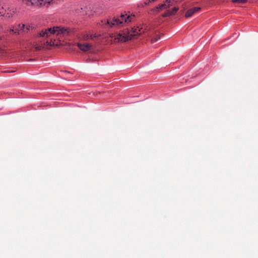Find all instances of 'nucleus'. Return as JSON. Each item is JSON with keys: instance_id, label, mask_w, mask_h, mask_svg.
Here are the masks:
<instances>
[{"instance_id": "1", "label": "nucleus", "mask_w": 258, "mask_h": 258, "mask_svg": "<svg viewBox=\"0 0 258 258\" xmlns=\"http://www.w3.org/2000/svg\"><path fill=\"white\" fill-rule=\"evenodd\" d=\"M73 31L69 28H65L60 26L53 27V28H47L42 30L37 34V37L44 38L43 40H40L39 44L35 45L36 50H40L42 48H49L52 46L60 45V41H56L53 39V37L55 35L60 39V37H65L72 34Z\"/></svg>"}, {"instance_id": "2", "label": "nucleus", "mask_w": 258, "mask_h": 258, "mask_svg": "<svg viewBox=\"0 0 258 258\" xmlns=\"http://www.w3.org/2000/svg\"><path fill=\"white\" fill-rule=\"evenodd\" d=\"M144 30L142 28L139 29L138 27L132 28L131 32L123 31L121 33L112 34L110 37L114 42H125L130 40L135 39L137 36L140 35Z\"/></svg>"}, {"instance_id": "3", "label": "nucleus", "mask_w": 258, "mask_h": 258, "mask_svg": "<svg viewBox=\"0 0 258 258\" xmlns=\"http://www.w3.org/2000/svg\"><path fill=\"white\" fill-rule=\"evenodd\" d=\"M135 19L134 15L127 14L125 12H123L118 17L110 18L105 21V24L110 27L123 26L124 24H128Z\"/></svg>"}, {"instance_id": "4", "label": "nucleus", "mask_w": 258, "mask_h": 258, "mask_svg": "<svg viewBox=\"0 0 258 258\" xmlns=\"http://www.w3.org/2000/svg\"><path fill=\"white\" fill-rule=\"evenodd\" d=\"M23 4L28 7L36 6L42 8L45 6L44 0H21Z\"/></svg>"}, {"instance_id": "5", "label": "nucleus", "mask_w": 258, "mask_h": 258, "mask_svg": "<svg viewBox=\"0 0 258 258\" xmlns=\"http://www.w3.org/2000/svg\"><path fill=\"white\" fill-rule=\"evenodd\" d=\"M5 11L4 17L7 19L14 18L17 15V10L15 8H9L7 11Z\"/></svg>"}, {"instance_id": "6", "label": "nucleus", "mask_w": 258, "mask_h": 258, "mask_svg": "<svg viewBox=\"0 0 258 258\" xmlns=\"http://www.w3.org/2000/svg\"><path fill=\"white\" fill-rule=\"evenodd\" d=\"M77 46L81 50L84 52L89 51L92 47V45L87 43H78Z\"/></svg>"}, {"instance_id": "7", "label": "nucleus", "mask_w": 258, "mask_h": 258, "mask_svg": "<svg viewBox=\"0 0 258 258\" xmlns=\"http://www.w3.org/2000/svg\"><path fill=\"white\" fill-rule=\"evenodd\" d=\"M201 10L200 7H194L188 10L185 13V16L186 18L191 17L194 14L199 11Z\"/></svg>"}, {"instance_id": "8", "label": "nucleus", "mask_w": 258, "mask_h": 258, "mask_svg": "<svg viewBox=\"0 0 258 258\" xmlns=\"http://www.w3.org/2000/svg\"><path fill=\"white\" fill-rule=\"evenodd\" d=\"M17 27V31L19 32V35L21 34L22 33H28V31L25 30V24H18Z\"/></svg>"}, {"instance_id": "9", "label": "nucleus", "mask_w": 258, "mask_h": 258, "mask_svg": "<svg viewBox=\"0 0 258 258\" xmlns=\"http://www.w3.org/2000/svg\"><path fill=\"white\" fill-rule=\"evenodd\" d=\"M98 36L96 34H85L83 36V39L85 40H87L88 39L94 40L95 38H96Z\"/></svg>"}, {"instance_id": "10", "label": "nucleus", "mask_w": 258, "mask_h": 258, "mask_svg": "<svg viewBox=\"0 0 258 258\" xmlns=\"http://www.w3.org/2000/svg\"><path fill=\"white\" fill-rule=\"evenodd\" d=\"M170 3L167 5L166 4H163L161 5H159L157 7H156L153 10L154 11H159V10L165 9L168 8H169L170 6Z\"/></svg>"}, {"instance_id": "11", "label": "nucleus", "mask_w": 258, "mask_h": 258, "mask_svg": "<svg viewBox=\"0 0 258 258\" xmlns=\"http://www.w3.org/2000/svg\"><path fill=\"white\" fill-rule=\"evenodd\" d=\"M10 34H14L16 35H19V32L17 31L16 26H12L9 30Z\"/></svg>"}, {"instance_id": "12", "label": "nucleus", "mask_w": 258, "mask_h": 258, "mask_svg": "<svg viewBox=\"0 0 258 258\" xmlns=\"http://www.w3.org/2000/svg\"><path fill=\"white\" fill-rule=\"evenodd\" d=\"M178 10V7H174L172 9L171 11H169V12L171 13V16L174 15L176 12Z\"/></svg>"}, {"instance_id": "13", "label": "nucleus", "mask_w": 258, "mask_h": 258, "mask_svg": "<svg viewBox=\"0 0 258 258\" xmlns=\"http://www.w3.org/2000/svg\"><path fill=\"white\" fill-rule=\"evenodd\" d=\"M233 3H242L244 4L246 3L247 0H232Z\"/></svg>"}, {"instance_id": "14", "label": "nucleus", "mask_w": 258, "mask_h": 258, "mask_svg": "<svg viewBox=\"0 0 258 258\" xmlns=\"http://www.w3.org/2000/svg\"><path fill=\"white\" fill-rule=\"evenodd\" d=\"M182 1V0H169V1L167 0L166 3H171V5H172L173 4V2L178 3V2H181Z\"/></svg>"}, {"instance_id": "15", "label": "nucleus", "mask_w": 258, "mask_h": 258, "mask_svg": "<svg viewBox=\"0 0 258 258\" xmlns=\"http://www.w3.org/2000/svg\"><path fill=\"white\" fill-rule=\"evenodd\" d=\"M159 39H160V36H156L152 39L151 42L152 43L155 42Z\"/></svg>"}, {"instance_id": "16", "label": "nucleus", "mask_w": 258, "mask_h": 258, "mask_svg": "<svg viewBox=\"0 0 258 258\" xmlns=\"http://www.w3.org/2000/svg\"><path fill=\"white\" fill-rule=\"evenodd\" d=\"M170 16H171V13L169 12V11L162 15V17H169Z\"/></svg>"}, {"instance_id": "17", "label": "nucleus", "mask_w": 258, "mask_h": 258, "mask_svg": "<svg viewBox=\"0 0 258 258\" xmlns=\"http://www.w3.org/2000/svg\"><path fill=\"white\" fill-rule=\"evenodd\" d=\"M2 11H0V16L4 17L5 13L4 12V9L2 8Z\"/></svg>"}, {"instance_id": "18", "label": "nucleus", "mask_w": 258, "mask_h": 258, "mask_svg": "<svg viewBox=\"0 0 258 258\" xmlns=\"http://www.w3.org/2000/svg\"><path fill=\"white\" fill-rule=\"evenodd\" d=\"M151 3V0H148V1H146V2L144 3V4H145V5H149V4L150 3Z\"/></svg>"}, {"instance_id": "19", "label": "nucleus", "mask_w": 258, "mask_h": 258, "mask_svg": "<svg viewBox=\"0 0 258 258\" xmlns=\"http://www.w3.org/2000/svg\"><path fill=\"white\" fill-rule=\"evenodd\" d=\"M30 26H27L26 27H25V30L28 31V32L30 30Z\"/></svg>"}, {"instance_id": "20", "label": "nucleus", "mask_w": 258, "mask_h": 258, "mask_svg": "<svg viewBox=\"0 0 258 258\" xmlns=\"http://www.w3.org/2000/svg\"><path fill=\"white\" fill-rule=\"evenodd\" d=\"M14 71H5V72L6 73H11V72H13Z\"/></svg>"}, {"instance_id": "21", "label": "nucleus", "mask_w": 258, "mask_h": 258, "mask_svg": "<svg viewBox=\"0 0 258 258\" xmlns=\"http://www.w3.org/2000/svg\"><path fill=\"white\" fill-rule=\"evenodd\" d=\"M157 0H151V3H154L155 2V1H156Z\"/></svg>"}, {"instance_id": "22", "label": "nucleus", "mask_w": 258, "mask_h": 258, "mask_svg": "<svg viewBox=\"0 0 258 258\" xmlns=\"http://www.w3.org/2000/svg\"><path fill=\"white\" fill-rule=\"evenodd\" d=\"M2 30V26L0 25V31Z\"/></svg>"}]
</instances>
